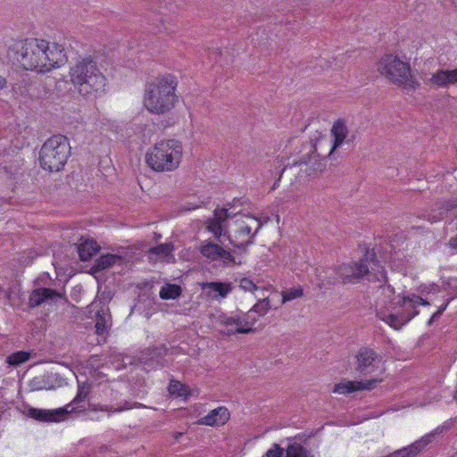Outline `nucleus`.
<instances>
[{
	"label": "nucleus",
	"instance_id": "obj_1",
	"mask_svg": "<svg viewBox=\"0 0 457 457\" xmlns=\"http://www.w3.org/2000/svg\"><path fill=\"white\" fill-rule=\"evenodd\" d=\"M8 54L24 70L41 73L59 68L67 62L62 46L34 37L15 41L10 46Z\"/></svg>",
	"mask_w": 457,
	"mask_h": 457
},
{
	"label": "nucleus",
	"instance_id": "obj_2",
	"mask_svg": "<svg viewBox=\"0 0 457 457\" xmlns=\"http://www.w3.org/2000/svg\"><path fill=\"white\" fill-rule=\"evenodd\" d=\"M177 85L176 77L168 73L158 76L148 83L144 96L146 110L155 114L170 112L178 99L175 94Z\"/></svg>",
	"mask_w": 457,
	"mask_h": 457
},
{
	"label": "nucleus",
	"instance_id": "obj_3",
	"mask_svg": "<svg viewBox=\"0 0 457 457\" xmlns=\"http://www.w3.org/2000/svg\"><path fill=\"white\" fill-rule=\"evenodd\" d=\"M71 81L81 96L96 97L105 88L106 78L92 57L79 60L70 70Z\"/></svg>",
	"mask_w": 457,
	"mask_h": 457
},
{
	"label": "nucleus",
	"instance_id": "obj_4",
	"mask_svg": "<svg viewBox=\"0 0 457 457\" xmlns=\"http://www.w3.org/2000/svg\"><path fill=\"white\" fill-rule=\"evenodd\" d=\"M337 279L342 284H355L362 278L386 282L384 268L377 260L374 252L367 251L365 256L358 262L343 263L335 270Z\"/></svg>",
	"mask_w": 457,
	"mask_h": 457
},
{
	"label": "nucleus",
	"instance_id": "obj_5",
	"mask_svg": "<svg viewBox=\"0 0 457 457\" xmlns=\"http://www.w3.org/2000/svg\"><path fill=\"white\" fill-rule=\"evenodd\" d=\"M183 146L176 139L162 140L151 146L145 154V162L157 172L177 170L181 162Z\"/></svg>",
	"mask_w": 457,
	"mask_h": 457
},
{
	"label": "nucleus",
	"instance_id": "obj_6",
	"mask_svg": "<svg viewBox=\"0 0 457 457\" xmlns=\"http://www.w3.org/2000/svg\"><path fill=\"white\" fill-rule=\"evenodd\" d=\"M378 70L389 82L404 88L407 93L414 92L420 87V83L411 72L410 63L401 60L397 55H383L378 63Z\"/></svg>",
	"mask_w": 457,
	"mask_h": 457
},
{
	"label": "nucleus",
	"instance_id": "obj_7",
	"mask_svg": "<svg viewBox=\"0 0 457 457\" xmlns=\"http://www.w3.org/2000/svg\"><path fill=\"white\" fill-rule=\"evenodd\" d=\"M71 155L68 138L62 135H54L48 138L39 152L40 166L48 171L62 170Z\"/></svg>",
	"mask_w": 457,
	"mask_h": 457
},
{
	"label": "nucleus",
	"instance_id": "obj_8",
	"mask_svg": "<svg viewBox=\"0 0 457 457\" xmlns=\"http://www.w3.org/2000/svg\"><path fill=\"white\" fill-rule=\"evenodd\" d=\"M262 226V222L254 216L238 215L231 224L228 239L234 247L245 252V248L253 244L254 237Z\"/></svg>",
	"mask_w": 457,
	"mask_h": 457
},
{
	"label": "nucleus",
	"instance_id": "obj_9",
	"mask_svg": "<svg viewBox=\"0 0 457 457\" xmlns=\"http://www.w3.org/2000/svg\"><path fill=\"white\" fill-rule=\"evenodd\" d=\"M218 322L224 328L221 332L227 336L249 334L254 331L249 327V321H243L241 312L221 313L218 317Z\"/></svg>",
	"mask_w": 457,
	"mask_h": 457
},
{
	"label": "nucleus",
	"instance_id": "obj_10",
	"mask_svg": "<svg viewBox=\"0 0 457 457\" xmlns=\"http://www.w3.org/2000/svg\"><path fill=\"white\" fill-rule=\"evenodd\" d=\"M356 370L363 375H370L375 372L382 361V356L369 347L361 348L357 354Z\"/></svg>",
	"mask_w": 457,
	"mask_h": 457
},
{
	"label": "nucleus",
	"instance_id": "obj_11",
	"mask_svg": "<svg viewBox=\"0 0 457 457\" xmlns=\"http://www.w3.org/2000/svg\"><path fill=\"white\" fill-rule=\"evenodd\" d=\"M170 350L165 345L148 347L141 354L142 362L150 369L163 368L170 363Z\"/></svg>",
	"mask_w": 457,
	"mask_h": 457
},
{
	"label": "nucleus",
	"instance_id": "obj_12",
	"mask_svg": "<svg viewBox=\"0 0 457 457\" xmlns=\"http://www.w3.org/2000/svg\"><path fill=\"white\" fill-rule=\"evenodd\" d=\"M201 254L211 261H220L225 265H233L236 263L232 253L222 248L218 244L204 241L199 247Z\"/></svg>",
	"mask_w": 457,
	"mask_h": 457
},
{
	"label": "nucleus",
	"instance_id": "obj_13",
	"mask_svg": "<svg viewBox=\"0 0 457 457\" xmlns=\"http://www.w3.org/2000/svg\"><path fill=\"white\" fill-rule=\"evenodd\" d=\"M72 409L59 408L55 410H44L34 407H29L26 415L37 421L42 422H59L65 420L69 411Z\"/></svg>",
	"mask_w": 457,
	"mask_h": 457
},
{
	"label": "nucleus",
	"instance_id": "obj_14",
	"mask_svg": "<svg viewBox=\"0 0 457 457\" xmlns=\"http://www.w3.org/2000/svg\"><path fill=\"white\" fill-rule=\"evenodd\" d=\"M457 208V196L451 199L436 203L434 208L427 213V219L430 222H436L445 218L453 216V210Z\"/></svg>",
	"mask_w": 457,
	"mask_h": 457
},
{
	"label": "nucleus",
	"instance_id": "obj_15",
	"mask_svg": "<svg viewBox=\"0 0 457 457\" xmlns=\"http://www.w3.org/2000/svg\"><path fill=\"white\" fill-rule=\"evenodd\" d=\"M420 78L426 84H431L437 87H447L457 83V71L440 69L428 79L426 78V74H422Z\"/></svg>",
	"mask_w": 457,
	"mask_h": 457
},
{
	"label": "nucleus",
	"instance_id": "obj_16",
	"mask_svg": "<svg viewBox=\"0 0 457 457\" xmlns=\"http://www.w3.org/2000/svg\"><path fill=\"white\" fill-rule=\"evenodd\" d=\"M64 295L59 293L55 289L40 287L34 289L29 299V304L30 307H36L43 303H53L58 299L63 298Z\"/></svg>",
	"mask_w": 457,
	"mask_h": 457
},
{
	"label": "nucleus",
	"instance_id": "obj_17",
	"mask_svg": "<svg viewBox=\"0 0 457 457\" xmlns=\"http://www.w3.org/2000/svg\"><path fill=\"white\" fill-rule=\"evenodd\" d=\"M380 380L369 379L365 381H345L335 385L334 392L341 395L353 393L361 390H370L374 388Z\"/></svg>",
	"mask_w": 457,
	"mask_h": 457
},
{
	"label": "nucleus",
	"instance_id": "obj_18",
	"mask_svg": "<svg viewBox=\"0 0 457 457\" xmlns=\"http://www.w3.org/2000/svg\"><path fill=\"white\" fill-rule=\"evenodd\" d=\"M228 218V212L225 208L216 209L213 217L206 221V228L219 239L223 234L224 223Z\"/></svg>",
	"mask_w": 457,
	"mask_h": 457
},
{
	"label": "nucleus",
	"instance_id": "obj_19",
	"mask_svg": "<svg viewBox=\"0 0 457 457\" xmlns=\"http://www.w3.org/2000/svg\"><path fill=\"white\" fill-rule=\"evenodd\" d=\"M230 414L226 407L220 406L211 411L198 420V424L205 426H222L229 420Z\"/></svg>",
	"mask_w": 457,
	"mask_h": 457
},
{
	"label": "nucleus",
	"instance_id": "obj_20",
	"mask_svg": "<svg viewBox=\"0 0 457 457\" xmlns=\"http://www.w3.org/2000/svg\"><path fill=\"white\" fill-rule=\"evenodd\" d=\"M90 390H91V386L88 383L79 382L76 396L70 403L66 404L63 407V408H67V409H72L71 411H69V414L76 412V411L80 412V411H85L84 403H85L86 399L87 398V396L90 393Z\"/></svg>",
	"mask_w": 457,
	"mask_h": 457
},
{
	"label": "nucleus",
	"instance_id": "obj_21",
	"mask_svg": "<svg viewBox=\"0 0 457 457\" xmlns=\"http://www.w3.org/2000/svg\"><path fill=\"white\" fill-rule=\"evenodd\" d=\"M417 315V312H410V313H389L386 314L382 311H378L377 312V316L386 323H387L390 327L398 330L402 328L403 325L409 322L412 318Z\"/></svg>",
	"mask_w": 457,
	"mask_h": 457
},
{
	"label": "nucleus",
	"instance_id": "obj_22",
	"mask_svg": "<svg viewBox=\"0 0 457 457\" xmlns=\"http://www.w3.org/2000/svg\"><path fill=\"white\" fill-rule=\"evenodd\" d=\"M112 327V316L108 309L101 308L96 313V333L106 336Z\"/></svg>",
	"mask_w": 457,
	"mask_h": 457
},
{
	"label": "nucleus",
	"instance_id": "obj_23",
	"mask_svg": "<svg viewBox=\"0 0 457 457\" xmlns=\"http://www.w3.org/2000/svg\"><path fill=\"white\" fill-rule=\"evenodd\" d=\"M399 303L403 308V312L401 313H410L414 312H417V315L419 314V311L417 310L418 306L429 304L425 299L417 295H411L409 297H403L399 302Z\"/></svg>",
	"mask_w": 457,
	"mask_h": 457
},
{
	"label": "nucleus",
	"instance_id": "obj_24",
	"mask_svg": "<svg viewBox=\"0 0 457 457\" xmlns=\"http://www.w3.org/2000/svg\"><path fill=\"white\" fill-rule=\"evenodd\" d=\"M331 133L334 137V144L332 147V151H334L343 144L348 134V129L345 122L343 120H337L335 121L331 129Z\"/></svg>",
	"mask_w": 457,
	"mask_h": 457
},
{
	"label": "nucleus",
	"instance_id": "obj_25",
	"mask_svg": "<svg viewBox=\"0 0 457 457\" xmlns=\"http://www.w3.org/2000/svg\"><path fill=\"white\" fill-rule=\"evenodd\" d=\"M98 250L99 246L96 242L92 239L86 240L78 246L79 256L83 262L89 261Z\"/></svg>",
	"mask_w": 457,
	"mask_h": 457
},
{
	"label": "nucleus",
	"instance_id": "obj_26",
	"mask_svg": "<svg viewBox=\"0 0 457 457\" xmlns=\"http://www.w3.org/2000/svg\"><path fill=\"white\" fill-rule=\"evenodd\" d=\"M29 386L33 391H40V390H52L54 389V385L51 380V378L48 374L39 375L34 377L29 381Z\"/></svg>",
	"mask_w": 457,
	"mask_h": 457
},
{
	"label": "nucleus",
	"instance_id": "obj_27",
	"mask_svg": "<svg viewBox=\"0 0 457 457\" xmlns=\"http://www.w3.org/2000/svg\"><path fill=\"white\" fill-rule=\"evenodd\" d=\"M174 245L172 243H164L156 246L151 247L148 250V256L150 259L173 257Z\"/></svg>",
	"mask_w": 457,
	"mask_h": 457
},
{
	"label": "nucleus",
	"instance_id": "obj_28",
	"mask_svg": "<svg viewBox=\"0 0 457 457\" xmlns=\"http://www.w3.org/2000/svg\"><path fill=\"white\" fill-rule=\"evenodd\" d=\"M119 262H121V257L120 255L107 253L97 258L95 262L94 267L97 270H103L113 266Z\"/></svg>",
	"mask_w": 457,
	"mask_h": 457
},
{
	"label": "nucleus",
	"instance_id": "obj_29",
	"mask_svg": "<svg viewBox=\"0 0 457 457\" xmlns=\"http://www.w3.org/2000/svg\"><path fill=\"white\" fill-rule=\"evenodd\" d=\"M286 457H314L311 451L297 443L291 444L286 450Z\"/></svg>",
	"mask_w": 457,
	"mask_h": 457
},
{
	"label": "nucleus",
	"instance_id": "obj_30",
	"mask_svg": "<svg viewBox=\"0 0 457 457\" xmlns=\"http://www.w3.org/2000/svg\"><path fill=\"white\" fill-rule=\"evenodd\" d=\"M181 295V287L175 284H167L160 290L162 299H176Z\"/></svg>",
	"mask_w": 457,
	"mask_h": 457
},
{
	"label": "nucleus",
	"instance_id": "obj_31",
	"mask_svg": "<svg viewBox=\"0 0 457 457\" xmlns=\"http://www.w3.org/2000/svg\"><path fill=\"white\" fill-rule=\"evenodd\" d=\"M89 408L92 411H108V412H120L125 410H129L132 408L131 404L128 402H125L123 404L113 405H101V404H90Z\"/></svg>",
	"mask_w": 457,
	"mask_h": 457
},
{
	"label": "nucleus",
	"instance_id": "obj_32",
	"mask_svg": "<svg viewBox=\"0 0 457 457\" xmlns=\"http://www.w3.org/2000/svg\"><path fill=\"white\" fill-rule=\"evenodd\" d=\"M206 287L212 289L213 292L218 293V295L221 297H226L233 288L230 283L222 282H210L206 284Z\"/></svg>",
	"mask_w": 457,
	"mask_h": 457
},
{
	"label": "nucleus",
	"instance_id": "obj_33",
	"mask_svg": "<svg viewBox=\"0 0 457 457\" xmlns=\"http://www.w3.org/2000/svg\"><path fill=\"white\" fill-rule=\"evenodd\" d=\"M29 353L19 351L9 355L6 361L12 366H19L20 364L27 361L29 359Z\"/></svg>",
	"mask_w": 457,
	"mask_h": 457
},
{
	"label": "nucleus",
	"instance_id": "obj_34",
	"mask_svg": "<svg viewBox=\"0 0 457 457\" xmlns=\"http://www.w3.org/2000/svg\"><path fill=\"white\" fill-rule=\"evenodd\" d=\"M270 302L268 298L258 300V302L251 308L253 312L258 313V316L263 317L270 310Z\"/></svg>",
	"mask_w": 457,
	"mask_h": 457
},
{
	"label": "nucleus",
	"instance_id": "obj_35",
	"mask_svg": "<svg viewBox=\"0 0 457 457\" xmlns=\"http://www.w3.org/2000/svg\"><path fill=\"white\" fill-rule=\"evenodd\" d=\"M303 295V288L301 287L289 288L282 292V302L286 303L294 299L302 297Z\"/></svg>",
	"mask_w": 457,
	"mask_h": 457
},
{
	"label": "nucleus",
	"instance_id": "obj_36",
	"mask_svg": "<svg viewBox=\"0 0 457 457\" xmlns=\"http://www.w3.org/2000/svg\"><path fill=\"white\" fill-rule=\"evenodd\" d=\"M169 390L170 394H176L179 396H185L187 394V387L179 381H171Z\"/></svg>",
	"mask_w": 457,
	"mask_h": 457
},
{
	"label": "nucleus",
	"instance_id": "obj_37",
	"mask_svg": "<svg viewBox=\"0 0 457 457\" xmlns=\"http://www.w3.org/2000/svg\"><path fill=\"white\" fill-rule=\"evenodd\" d=\"M243 321H249V327L253 328V326L256 323V321L261 318V316H258V313H255L254 312L250 309L246 312H242Z\"/></svg>",
	"mask_w": 457,
	"mask_h": 457
},
{
	"label": "nucleus",
	"instance_id": "obj_38",
	"mask_svg": "<svg viewBox=\"0 0 457 457\" xmlns=\"http://www.w3.org/2000/svg\"><path fill=\"white\" fill-rule=\"evenodd\" d=\"M239 287L244 291L253 292L257 290V286L253 282V280L248 278H243L239 280Z\"/></svg>",
	"mask_w": 457,
	"mask_h": 457
},
{
	"label": "nucleus",
	"instance_id": "obj_39",
	"mask_svg": "<svg viewBox=\"0 0 457 457\" xmlns=\"http://www.w3.org/2000/svg\"><path fill=\"white\" fill-rule=\"evenodd\" d=\"M284 450L278 445H274L273 448L267 451L263 457H283Z\"/></svg>",
	"mask_w": 457,
	"mask_h": 457
},
{
	"label": "nucleus",
	"instance_id": "obj_40",
	"mask_svg": "<svg viewBox=\"0 0 457 457\" xmlns=\"http://www.w3.org/2000/svg\"><path fill=\"white\" fill-rule=\"evenodd\" d=\"M380 287H382V290H383L384 294L388 293L389 295H393L395 293L394 287H391L390 285H383V286H380Z\"/></svg>",
	"mask_w": 457,
	"mask_h": 457
},
{
	"label": "nucleus",
	"instance_id": "obj_41",
	"mask_svg": "<svg viewBox=\"0 0 457 457\" xmlns=\"http://www.w3.org/2000/svg\"><path fill=\"white\" fill-rule=\"evenodd\" d=\"M312 158V154H309L307 157L306 156H303L299 161H298V163L301 165V164H307L310 160Z\"/></svg>",
	"mask_w": 457,
	"mask_h": 457
},
{
	"label": "nucleus",
	"instance_id": "obj_42",
	"mask_svg": "<svg viewBox=\"0 0 457 457\" xmlns=\"http://www.w3.org/2000/svg\"><path fill=\"white\" fill-rule=\"evenodd\" d=\"M445 307H443V308H441V309H439V310H437V311H436V312L432 315L431 320H434V319H436V318L440 317V316L442 315L443 312L445 311Z\"/></svg>",
	"mask_w": 457,
	"mask_h": 457
},
{
	"label": "nucleus",
	"instance_id": "obj_43",
	"mask_svg": "<svg viewBox=\"0 0 457 457\" xmlns=\"http://www.w3.org/2000/svg\"><path fill=\"white\" fill-rule=\"evenodd\" d=\"M7 81L5 78L0 75V89H3L6 87Z\"/></svg>",
	"mask_w": 457,
	"mask_h": 457
},
{
	"label": "nucleus",
	"instance_id": "obj_44",
	"mask_svg": "<svg viewBox=\"0 0 457 457\" xmlns=\"http://www.w3.org/2000/svg\"><path fill=\"white\" fill-rule=\"evenodd\" d=\"M449 245L453 248H457V237L450 239Z\"/></svg>",
	"mask_w": 457,
	"mask_h": 457
},
{
	"label": "nucleus",
	"instance_id": "obj_45",
	"mask_svg": "<svg viewBox=\"0 0 457 457\" xmlns=\"http://www.w3.org/2000/svg\"><path fill=\"white\" fill-rule=\"evenodd\" d=\"M284 170H285V168H283V169H282V170H281V172H280V174H279V177H278V180H279V179H281V177H282V174H283Z\"/></svg>",
	"mask_w": 457,
	"mask_h": 457
},
{
	"label": "nucleus",
	"instance_id": "obj_46",
	"mask_svg": "<svg viewBox=\"0 0 457 457\" xmlns=\"http://www.w3.org/2000/svg\"><path fill=\"white\" fill-rule=\"evenodd\" d=\"M181 435H182V433H178V434L175 436V438H176V439H178Z\"/></svg>",
	"mask_w": 457,
	"mask_h": 457
},
{
	"label": "nucleus",
	"instance_id": "obj_47",
	"mask_svg": "<svg viewBox=\"0 0 457 457\" xmlns=\"http://www.w3.org/2000/svg\"><path fill=\"white\" fill-rule=\"evenodd\" d=\"M453 3L457 6V0H453Z\"/></svg>",
	"mask_w": 457,
	"mask_h": 457
},
{
	"label": "nucleus",
	"instance_id": "obj_48",
	"mask_svg": "<svg viewBox=\"0 0 457 457\" xmlns=\"http://www.w3.org/2000/svg\"><path fill=\"white\" fill-rule=\"evenodd\" d=\"M276 185H277V182H275V183L273 184L272 188H275Z\"/></svg>",
	"mask_w": 457,
	"mask_h": 457
}]
</instances>
